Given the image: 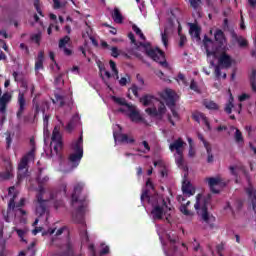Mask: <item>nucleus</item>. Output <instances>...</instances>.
<instances>
[{"label": "nucleus", "instance_id": "nucleus-1", "mask_svg": "<svg viewBox=\"0 0 256 256\" xmlns=\"http://www.w3.org/2000/svg\"><path fill=\"white\" fill-rule=\"evenodd\" d=\"M85 189V183L78 182L74 185V191L72 193L71 201L72 205L75 203H79L75 213L72 214V219L74 223H78L81 225L80 228V237L82 239V243H87L89 241V234L87 233V224H85V213L87 211V198H80L81 192Z\"/></svg>", "mask_w": 256, "mask_h": 256}, {"label": "nucleus", "instance_id": "nucleus-2", "mask_svg": "<svg viewBox=\"0 0 256 256\" xmlns=\"http://www.w3.org/2000/svg\"><path fill=\"white\" fill-rule=\"evenodd\" d=\"M212 197L213 195L211 194H207L206 196H203V194H197L194 208L201 219L209 225L210 229H215L216 218L209 214L208 208Z\"/></svg>", "mask_w": 256, "mask_h": 256}, {"label": "nucleus", "instance_id": "nucleus-3", "mask_svg": "<svg viewBox=\"0 0 256 256\" xmlns=\"http://www.w3.org/2000/svg\"><path fill=\"white\" fill-rule=\"evenodd\" d=\"M214 41L215 42H213L211 38L205 36L203 43L206 49L207 57L217 59L219 49H225V47H227V37L225 36V32H223L221 29H216L214 32Z\"/></svg>", "mask_w": 256, "mask_h": 256}, {"label": "nucleus", "instance_id": "nucleus-4", "mask_svg": "<svg viewBox=\"0 0 256 256\" xmlns=\"http://www.w3.org/2000/svg\"><path fill=\"white\" fill-rule=\"evenodd\" d=\"M140 47H143L145 54L147 57L158 63L159 65H167V58H165V52L161 50L159 47L153 48L151 47V43H143L140 42Z\"/></svg>", "mask_w": 256, "mask_h": 256}, {"label": "nucleus", "instance_id": "nucleus-5", "mask_svg": "<svg viewBox=\"0 0 256 256\" xmlns=\"http://www.w3.org/2000/svg\"><path fill=\"white\" fill-rule=\"evenodd\" d=\"M160 97L165 100L168 109H170L172 113V117H174L176 121H179V112L175 109L177 101H179V95H177V92L167 88L161 93Z\"/></svg>", "mask_w": 256, "mask_h": 256}, {"label": "nucleus", "instance_id": "nucleus-6", "mask_svg": "<svg viewBox=\"0 0 256 256\" xmlns=\"http://www.w3.org/2000/svg\"><path fill=\"white\" fill-rule=\"evenodd\" d=\"M71 149L74 153L69 155L68 160L75 169L79 167L81 159H83V135H81L76 141L72 142Z\"/></svg>", "mask_w": 256, "mask_h": 256}, {"label": "nucleus", "instance_id": "nucleus-7", "mask_svg": "<svg viewBox=\"0 0 256 256\" xmlns=\"http://www.w3.org/2000/svg\"><path fill=\"white\" fill-rule=\"evenodd\" d=\"M29 161H35V148H32L27 152L20 160L18 164L17 179L19 182L23 181L29 173Z\"/></svg>", "mask_w": 256, "mask_h": 256}, {"label": "nucleus", "instance_id": "nucleus-8", "mask_svg": "<svg viewBox=\"0 0 256 256\" xmlns=\"http://www.w3.org/2000/svg\"><path fill=\"white\" fill-rule=\"evenodd\" d=\"M155 202H152V210H151V215L152 219L154 221H161L163 219V216L166 215L167 211L165 209H169L167 206V202L165 199L156 196L154 197Z\"/></svg>", "mask_w": 256, "mask_h": 256}, {"label": "nucleus", "instance_id": "nucleus-9", "mask_svg": "<svg viewBox=\"0 0 256 256\" xmlns=\"http://www.w3.org/2000/svg\"><path fill=\"white\" fill-rule=\"evenodd\" d=\"M61 128L59 126H55L52 132L51 137V145L54 144L53 150L56 155H59L60 151H63V136H61Z\"/></svg>", "mask_w": 256, "mask_h": 256}, {"label": "nucleus", "instance_id": "nucleus-10", "mask_svg": "<svg viewBox=\"0 0 256 256\" xmlns=\"http://www.w3.org/2000/svg\"><path fill=\"white\" fill-rule=\"evenodd\" d=\"M111 56L119 57L120 55L125 59H143V56L135 50H128L127 52L120 51L117 47H110Z\"/></svg>", "mask_w": 256, "mask_h": 256}, {"label": "nucleus", "instance_id": "nucleus-11", "mask_svg": "<svg viewBox=\"0 0 256 256\" xmlns=\"http://www.w3.org/2000/svg\"><path fill=\"white\" fill-rule=\"evenodd\" d=\"M116 127H118V131L113 132V138L116 143L118 142L126 145H133V143H135V138L129 137L127 134H123V128L121 125L117 124Z\"/></svg>", "mask_w": 256, "mask_h": 256}, {"label": "nucleus", "instance_id": "nucleus-12", "mask_svg": "<svg viewBox=\"0 0 256 256\" xmlns=\"http://www.w3.org/2000/svg\"><path fill=\"white\" fill-rule=\"evenodd\" d=\"M17 111H16V117L18 121H21L23 119V115H25V111H27V98H25V92L19 91L18 97H17Z\"/></svg>", "mask_w": 256, "mask_h": 256}, {"label": "nucleus", "instance_id": "nucleus-13", "mask_svg": "<svg viewBox=\"0 0 256 256\" xmlns=\"http://www.w3.org/2000/svg\"><path fill=\"white\" fill-rule=\"evenodd\" d=\"M195 191L196 189L193 184H191L187 179H184L182 182V192L184 196H177V201L179 203H183V201H185V197H193V195H195Z\"/></svg>", "mask_w": 256, "mask_h": 256}, {"label": "nucleus", "instance_id": "nucleus-14", "mask_svg": "<svg viewBox=\"0 0 256 256\" xmlns=\"http://www.w3.org/2000/svg\"><path fill=\"white\" fill-rule=\"evenodd\" d=\"M146 113L150 115V117H159V119H163V115L167 113V107L163 102H159L158 109L157 107L146 108Z\"/></svg>", "mask_w": 256, "mask_h": 256}, {"label": "nucleus", "instance_id": "nucleus-15", "mask_svg": "<svg viewBox=\"0 0 256 256\" xmlns=\"http://www.w3.org/2000/svg\"><path fill=\"white\" fill-rule=\"evenodd\" d=\"M12 99L13 96L9 92H5L2 97H0V113H2V115H5V113H7V105L11 103Z\"/></svg>", "mask_w": 256, "mask_h": 256}, {"label": "nucleus", "instance_id": "nucleus-16", "mask_svg": "<svg viewBox=\"0 0 256 256\" xmlns=\"http://www.w3.org/2000/svg\"><path fill=\"white\" fill-rule=\"evenodd\" d=\"M229 65H211L208 66V70L207 68H203L204 69V73H206V75H211V71H214L215 73V77H217V79L221 78V69H229Z\"/></svg>", "mask_w": 256, "mask_h": 256}, {"label": "nucleus", "instance_id": "nucleus-17", "mask_svg": "<svg viewBox=\"0 0 256 256\" xmlns=\"http://www.w3.org/2000/svg\"><path fill=\"white\" fill-rule=\"evenodd\" d=\"M37 99V96L34 97L33 99V105H34V117H37L39 113H43L45 115V109H49V102L43 101L41 104L35 102Z\"/></svg>", "mask_w": 256, "mask_h": 256}, {"label": "nucleus", "instance_id": "nucleus-18", "mask_svg": "<svg viewBox=\"0 0 256 256\" xmlns=\"http://www.w3.org/2000/svg\"><path fill=\"white\" fill-rule=\"evenodd\" d=\"M183 145H185V142L183 141V139L178 138L177 140H175L173 143L169 145V149L172 152L176 151V155H182L184 151Z\"/></svg>", "mask_w": 256, "mask_h": 256}, {"label": "nucleus", "instance_id": "nucleus-19", "mask_svg": "<svg viewBox=\"0 0 256 256\" xmlns=\"http://www.w3.org/2000/svg\"><path fill=\"white\" fill-rule=\"evenodd\" d=\"M230 35H231V38L233 39V41L238 43V46L241 49H245V47H249V41H247V39H245V37L237 35L236 31L233 30L230 33Z\"/></svg>", "mask_w": 256, "mask_h": 256}, {"label": "nucleus", "instance_id": "nucleus-20", "mask_svg": "<svg viewBox=\"0 0 256 256\" xmlns=\"http://www.w3.org/2000/svg\"><path fill=\"white\" fill-rule=\"evenodd\" d=\"M206 181L212 193H216V194L220 193V190L215 187H219V185H221V178L210 177V178H206Z\"/></svg>", "mask_w": 256, "mask_h": 256}, {"label": "nucleus", "instance_id": "nucleus-21", "mask_svg": "<svg viewBox=\"0 0 256 256\" xmlns=\"http://www.w3.org/2000/svg\"><path fill=\"white\" fill-rule=\"evenodd\" d=\"M16 197H17V194H14L13 197L9 200L8 209H7L8 213H9V211H14L15 207H16V209H21V207H23L25 205V198H21L19 203L17 205H15Z\"/></svg>", "mask_w": 256, "mask_h": 256}, {"label": "nucleus", "instance_id": "nucleus-22", "mask_svg": "<svg viewBox=\"0 0 256 256\" xmlns=\"http://www.w3.org/2000/svg\"><path fill=\"white\" fill-rule=\"evenodd\" d=\"M190 30L189 33L193 39H196V41H201V27L195 23H190Z\"/></svg>", "mask_w": 256, "mask_h": 256}, {"label": "nucleus", "instance_id": "nucleus-23", "mask_svg": "<svg viewBox=\"0 0 256 256\" xmlns=\"http://www.w3.org/2000/svg\"><path fill=\"white\" fill-rule=\"evenodd\" d=\"M49 200L41 199L37 200L38 206L36 207V214L39 215V217H43L45 213L47 212V203Z\"/></svg>", "mask_w": 256, "mask_h": 256}, {"label": "nucleus", "instance_id": "nucleus-24", "mask_svg": "<svg viewBox=\"0 0 256 256\" xmlns=\"http://www.w3.org/2000/svg\"><path fill=\"white\" fill-rule=\"evenodd\" d=\"M216 59H218V65H231L233 63V58L226 52H222Z\"/></svg>", "mask_w": 256, "mask_h": 256}, {"label": "nucleus", "instance_id": "nucleus-25", "mask_svg": "<svg viewBox=\"0 0 256 256\" xmlns=\"http://www.w3.org/2000/svg\"><path fill=\"white\" fill-rule=\"evenodd\" d=\"M154 101H159V99H157L155 96H153L151 94H145L144 96H142L140 98V103H142V105H144V107H149V106L153 105Z\"/></svg>", "mask_w": 256, "mask_h": 256}, {"label": "nucleus", "instance_id": "nucleus-26", "mask_svg": "<svg viewBox=\"0 0 256 256\" xmlns=\"http://www.w3.org/2000/svg\"><path fill=\"white\" fill-rule=\"evenodd\" d=\"M128 109L130 111L128 117L129 119H131L133 123H139V121H143V117H141V114L139 113V111L135 110L133 106H131V108H128Z\"/></svg>", "mask_w": 256, "mask_h": 256}, {"label": "nucleus", "instance_id": "nucleus-27", "mask_svg": "<svg viewBox=\"0 0 256 256\" xmlns=\"http://www.w3.org/2000/svg\"><path fill=\"white\" fill-rule=\"evenodd\" d=\"M192 119H194V121H196L197 123H199V121H203L204 125H206L208 131H211V124L209 123V119L205 117L204 114H193L192 115Z\"/></svg>", "mask_w": 256, "mask_h": 256}, {"label": "nucleus", "instance_id": "nucleus-28", "mask_svg": "<svg viewBox=\"0 0 256 256\" xmlns=\"http://www.w3.org/2000/svg\"><path fill=\"white\" fill-rule=\"evenodd\" d=\"M57 256H75V251L73 250L71 243H67L64 246V250L57 254Z\"/></svg>", "mask_w": 256, "mask_h": 256}, {"label": "nucleus", "instance_id": "nucleus-29", "mask_svg": "<svg viewBox=\"0 0 256 256\" xmlns=\"http://www.w3.org/2000/svg\"><path fill=\"white\" fill-rule=\"evenodd\" d=\"M111 16L114 23H118V24L123 23V14H121V10H119V8H114Z\"/></svg>", "mask_w": 256, "mask_h": 256}, {"label": "nucleus", "instance_id": "nucleus-30", "mask_svg": "<svg viewBox=\"0 0 256 256\" xmlns=\"http://www.w3.org/2000/svg\"><path fill=\"white\" fill-rule=\"evenodd\" d=\"M228 93H230V98H229L228 103L225 106L224 111L228 115H231V113H233V107H235V105L233 104L234 98H233V94L231 93V90H228Z\"/></svg>", "mask_w": 256, "mask_h": 256}, {"label": "nucleus", "instance_id": "nucleus-31", "mask_svg": "<svg viewBox=\"0 0 256 256\" xmlns=\"http://www.w3.org/2000/svg\"><path fill=\"white\" fill-rule=\"evenodd\" d=\"M43 173V168L38 169L37 183L38 185H45L49 181V176L41 177Z\"/></svg>", "mask_w": 256, "mask_h": 256}, {"label": "nucleus", "instance_id": "nucleus-32", "mask_svg": "<svg viewBox=\"0 0 256 256\" xmlns=\"http://www.w3.org/2000/svg\"><path fill=\"white\" fill-rule=\"evenodd\" d=\"M251 89L254 93H256V70L253 69L249 75Z\"/></svg>", "mask_w": 256, "mask_h": 256}, {"label": "nucleus", "instance_id": "nucleus-33", "mask_svg": "<svg viewBox=\"0 0 256 256\" xmlns=\"http://www.w3.org/2000/svg\"><path fill=\"white\" fill-rule=\"evenodd\" d=\"M54 99H52V103H59L60 107H65V96L55 93Z\"/></svg>", "mask_w": 256, "mask_h": 256}, {"label": "nucleus", "instance_id": "nucleus-34", "mask_svg": "<svg viewBox=\"0 0 256 256\" xmlns=\"http://www.w3.org/2000/svg\"><path fill=\"white\" fill-rule=\"evenodd\" d=\"M112 99L114 103H117L118 105H122L124 107H127L128 109H131V105L127 103V100H125V98H119V97L113 96Z\"/></svg>", "mask_w": 256, "mask_h": 256}, {"label": "nucleus", "instance_id": "nucleus-35", "mask_svg": "<svg viewBox=\"0 0 256 256\" xmlns=\"http://www.w3.org/2000/svg\"><path fill=\"white\" fill-rule=\"evenodd\" d=\"M11 171H13V166L8 162L6 172L2 174L3 179H11V177H13V173H11Z\"/></svg>", "mask_w": 256, "mask_h": 256}, {"label": "nucleus", "instance_id": "nucleus-36", "mask_svg": "<svg viewBox=\"0 0 256 256\" xmlns=\"http://www.w3.org/2000/svg\"><path fill=\"white\" fill-rule=\"evenodd\" d=\"M98 67L100 71V77H102V79H105L103 75H105L107 79H111V72L107 71V69L105 68V65H98Z\"/></svg>", "mask_w": 256, "mask_h": 256}, {"label": "nucleus", "instance_id": "nucleus-37", "mask_svg": "<svg viewBox=\"0 0 256 256\" xmlns=\"http://www.w3.org/2000/svg\"><path fill=\"white\" fill-rule=\"evenodd\" d=\"M77 119V117H73L69 122L68 124L66 125V131L67 133H72L73 132V129H75V120Z\"/></svg>", "mask_w": 256, "mask_h": 256}, {"label": "nucleus", "instance_id": "nucleus-38", "mask_svg": "<svg viewBox=\"0 0 256 256\" xmlns=\"http://www.w3.org/2000/svg\"><path fill=\"white\" fill-rule=\"evenodd\" d=\"M41 37H42V34L41 32H38L37 34H32L30 36V39L31 41H33V43H36V45H41Z\"/></svg>", "mask_w": 256, "mask_h": 256}, {"label": "nucleus", "instance_id": "nucleus-39", "mask_svg": "<svg viewBox=\"0 0 256 256\" xmlns=\"http://www.w3.org/2000/svg\"><path fill=\"white\" fill-rule=\"evenodd\" d=\"M43 195H45V187H43V184H38V194L36 195L37 201H41Z\"/></svg>", "mask_w": 256, "mask_h": 256}, {"label": "nucleus", "instance_id": "nucleus-40", "mask_svg": "<svg viewBox=\"0 0 256 256\" xmlns=\"http://www.w3.org/2000/svg\"><path fill=\"white\" fill-rule=\"evenodd\" d=\"M69 41H71V38L69 36H64L63 38H61L58 44L59 49L65 48L67 43H69Z\"/></svg>", "mask_w": 256, "mask_h": 256}, {"label": "nucleus", "instance_id": "nucleus-41", "mask_svg": "<svg viewBox=\"0 0 256 256\" xmlns=\"http://www.w3.org/2000/svg\"><path fill=\"white\" fill-rule=\"evenodd\" d=\"M189 205H191V201H187L186 204H181L180 206L181 213H183L184 215H191V211L187 209Z\"/></svg>", "mask_w": 256, "mask_h": 256}, {"label": "nucleus", "instance_id": "nucleus-42", "mask_svg": "<svg viewBox=\"0 0 256 256\" xmlns=\"http://www.w3.org/2000/svg\"><path fill=\"white\" fill-rule=\"evenodd\" d=\"M132 30L134 31V33H136V35H139L142 41H145V34H143V31H141V28H138V26L134 24L132 26Z\"/></svg>", "mask_w": 256, "mask_h": 256}, {"label": "nucleus", "instance_id": "nucleus-43", "mask_svg": "<svg viewBox=\"0 0 256 256\" xmlns=\"http://www.w3.org/2000/svg\"><path fill=\"white\" fill-rule=\"evenodd\" d=\"M234 139L236 143H244L243 133H241V130L236 129Z\"/></svg>", "mask_w": 256, "mask_h": 256}, {"label": "nucleus", "instance_id": "nucleus-44", "mask_svg": "<svg viewBox=\"0 0 256 256\" xmlns=\"http://www.w3.org/2000/svg\"><path fill=\"white\" fill-rule=\"evenodd\" d=\"M12 75H13L14 80L16 81V83H19V81H23V77H24L23 72L14 71V72L12 73Z\"/></svg>", "mask_w": 256, "mask_h": 256}, {"label": "nucleus", "instance_id": "nucleus-45", "mask_svg": "<svg viewBox=\"0 0 256 256\" xmlns=\"http://www.w3.org/2000/svg\"><path fill=\"white\" fill-rule=\"evenodd\" d=\"M44 60H45V53L43 51H40L36 58L35 65H43Z\"/></svg>", "mask_w": 256, "mask_h": 256}, {"label": "nucleus", "instance_id": "nucleus-46", "mask_svg": "<svg viewBox=\"0 0 256 256\" xmlns=\"http://www.w3.org/2000/svg\"><path fill=\"white\" fill-rule=\"evenodd\" d=\"M142 203L143 201H148V202H151V197H149V189H144L142 191V194H141V197H140Z\"/></svg>", "mask_w": 256, "mask_h": 256}, {"label": "nucleus", "instance_id": "nucleus-47", "mask_svg": "<svg viewBox=\"0 0 256 256\" xmlns=\"http://www.w3.org/2000/svg\"><path fill=\"white\" fill-rule=\"evenodd\" d=\"M205 149H206V152H207V155H208L207 163H213L214 156H213V153L211 152L212 151L211 146H206Z\"/></svg>", "mask_w": 256, "mask_h": 256}, {"label": "nucleus", "instance_id": "nucleus-48", "mask_svg": "<svg viewBox=\"0 0 256 256\" xmlns=\"http://www.w3.org/2000/svg\"><path fill=\"white\" fill-rule=\"evenodd\" d=\"M34 7H35L37 13H38L41 17H44L43 11L41 10V2H40V0H34Z\"/></svg>", "mask_w": 256, "mask_h": 256}, {"label": "nucleus", "instance_id": "nucleus-49", "mask_svg": "<svg viewBox=\"0 0 256 256\" xmlns=\"http://www.w3.org/2000/svg\"><path fill=\"white\" fill-rule=\"evenodd\" d=\"M205 106H206L207 109H213V110L219 109V106L214 101L206 102Z\"/></svg>", "mask_w": 256, "mask_h": 256}, {"label": "nucleus", "instance_id": "nucleus-50", "mask_svg": "<svg viewBox=\"0 0 256 256\" xmlns=\"http://www.w3.org/2000/svg\"><path fill=\"white\" fill-rule=\"evenodd\" d=\"M6 149H11V144L13 143V138L11 137V133H6Z\"/></svg>", "mask_w": 256, "mask_h": 256}, {"label": "nucleus", "instance_id": "nucleus-51", "mask_svg": "<svg viewBox=\"0 0 256 256\" xmlns=\"http://www.w3.org/2000/svg\"><path fill=\"white\" fill-rule=\"evenodd\" d=\"M190 3V7H192V9H199V5H201V0H189Z\"/></svg>", "mask_w": 256, "mask_h": 256}, {"label": "nucleus", "instance_id": "nucleus-52", "mask_svg": "<svg viewBox=\"0 0 256 256\" xmlns=\"http://www.w3.org/2000/svg\"><path fill=\"white\" fill-rule=\"evenodd\" d=\"M161 36H162V43H163L164 47H168L169 38L167 36V30H165L164 33L161 34Z\"/></svg>", "mask_w": 256, "mask_h": 256}, {"label": "nucleus", "instance_id": "nucleus-53", "mask_svg": "<svg viewBox=\"0 0 256 256\" xmlns=\"http://www.w3.org/2000/svg\"><path fill=\"white\" fill-rule=\"evenodd\" d=\"M197 137H198V139L200 140V141H202V143H203V145H204V147L205 148H207V146L208 147H210L211 146V144L209 143V142H207V140H205V137H203V134H201V133H197Z\"/></svg>", "mask_w": 256, "mask_h": 256}, {"label": "nucleus", "instance_id": "nucleus-54", "mask_svg": "<svg viewBox=\"0 0 256 256\" xmlns=\"http://www.w3.org/2000/svg\"><path fill=\"white\" fill-rule=\"evenodd\" d=\"M176 163L178 167H182L183 165V153L182 154H176Z\"/></svg>", "mask_w": 256, "mask_h": 256}, {"label": "nucleus", "instance_id": "nucleus-55", "mask_svg": "<svg viewBox=\"0 0 256 256\" xmlns=\"http://www.w3.org/2000/svg\"><path fill=\"white\" fill-rule=\"evenodd\" d=\"M190 89L195 92L199 91V86L197 85V82H195V80H191Z\"/></svg>", "mask_w": 256, "mask_h": 256}, {"label": "nucleus", "instance_id": "nucleus-56", "mask_svg": "<svg viewBox=\"0 0 256 256\" xmlns=\"http://www.w3.org/2000/svg\"><path fill=\"white\" fill-rule=\"evenodd\" d=\"M129 91H131V93H133L136 97H139V87H137V85H132Z\"/></svg>", "mask_w": 256, "mask_h": 256}, {"label": "nucleus", "instance_id": "nucleus-57", "mask_svg": "<svg viewBox=\"0 0 256 256\" xmlns=\"http://www.w3.org/2000/svg\"><path fill=\"white\" fill-rule=\"evenodd\" d=\"M187 43V37L185 35H180L179 47H185Z\"/></svg>", "mask_w": 256, "mask_h": 256}, {"label": "nucleus", "instance_id": "nucleus-58", "mask_svg": "<svg viewBox=\"0 0 256 256\" xmlns=\"http://www.w3.org/2000/svg\"><path fill=\"white\" fill-rule=\"evenodd\" d=\"M60 49H62L64 55H66L67 57L73 55V50L72 49H69L67 47L60 48Z\"/></svg>", "mask_w": 256, "mask_h": 256}, {"label": "nucleus", "instance_id": "nucleus-59", "mask_svg": "<svg viewBox=\"0 0 256 256\" xmlns=\"http://www.w3.org/2000/svg\"><path fill=\"white\" fill-rule=\"evenodd\" d=\"M224 250H225V244L223 242H221L216 246L217 253H223Z\"/></svg>", "mask_w": 256, "mask_h": 256}, {"label": "nucleus", "instance_id": "nucleus-60", "mask_svg": "<svg viewBox=\"0 0 256 256\" xmlns=\"http://www.w3.org/2000/svg\"><path fill=\"white\" fill-rule=\"evenodd\" d=\"M128 38L133 45H137V40L135 39V34H133V32L128 33Z\"/></svg>", "mask_w": 256, "mask_h": 256}, {"label": "nucleus", "instance_id": "nucleus-61", "mask_svg": "<svg viewBox=\"0 0 256 256\" xmlns=\"http://www.w3.org/2000/svg\"><path fill=\"white\" fill-rule=\"evenodd\" d=\"M49 115H44L43 117V127H49Z\"/></svg>", "mask_w": 256, "mask_h": 256}, {"label": "nucleus", "instance_id": "nucleus-62", "mask_svg": "<svg viewBox=\"0 0 256 256\" xmlns=\"http://www.w3.org/2000/svg\"><path fill=\"white\" fill-rule=\"evenodd\" d=\"M249 94H242L238 97V100L240 101V103H243V101H247V99H249Z\"/></svg>", "mask_w": 256, "mask_h": 256}, {"label": "nucleus", "instance_id": "nucleus-63", "mask_svg": "<svg viewBox=\"0 0 256 256\" xmlns=\"http://www.w3.org/2000/svg\"><path fill=\"white\" fill-rule=\"evenodd\" d=\"M15 231H16L18 237H20V239H23V237H25V230H23V229H16Z\"/></svg>", "mask_w": 256, "mask_h": 256}, {"label": "nucleus", "instance_id": "nucleus-64", "mask_svg": "<svg viewBox=\"0 0 256 256\" xmlns=\"http://www.w3.org/2000/svg\"><path fill=\"white\" fill-rule=\"evenodd\" d=\"M100 255H109V246H104L100 251Z\"/></svg>", "mask_w": 256, "mask_h": 256}]
</instances>
